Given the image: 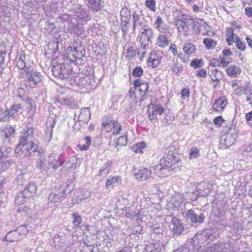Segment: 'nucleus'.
<instances>
[{"mask_svg":"<svg viewBox=\"0 0 252 252\" xmlns=\"http://www.w3.org/2000/svg\"><path fill=\"white\" fill-rule=\"evenodd\" d=\"M223 140H221V143L222 142ZM224 144L225 145V148H228L231 145L234 144V139L232 138L231 135H227L226 138L223 140Z\"/></svg>","mask_w":252,"mask_h":252,"instance_id":"obj_47","label":"nucleus"},{"mask_svg":"<svg viewBox=\"0 0 252 252\" xmlns=\"http://www.w3.org/2000/svg\"><path fill=\"white\" fill-rule=\"evenodd\" d=\"M189 89H183L181 92V97L183 99H185L189 96Z\"/></svg>","mask_w":252,"mask_h":252,"instance_id":"obj_63","label":"nucleus"},{"mask_svg":"<svg viewBox=\"0 0 252 252\" xmlns=\"http://www.w3.org/2000/svg\"><path fill=\"white\" fill-rule=\"evenodd\" d=\"M5 239L6 241L13 242L21 240L15 230L10 231L6 235Z\"/></svg>","mask_w":252,"mask_h":252,"instance_id":"obj_34","label":"nucleus"},{"mask_svg":"<svg viewBox=\"0 0 252 252\" xmlns=\"http://www.w3.org/2000/svg\"><path fill=\"white\" fill-rule=\"evenodd\" d=\"M209 76L212 81L219 83L222 77V73L216 68L212 69Z\"/></svg>","mask_w":252,"mask_h":252,"instance_id":"obj_30","label":"nucleus"},{"mask_svg":"<svg viewBox=\"0 0 252 252\" xmlns=\"http://www.w3.org/2000/svg\"><path fill=\"white\" fill-rule=\"evenodd\" d=\"M222 245L219 244H213L211 246L207 249V252L210 251L211 252H215L216 251H219V249L222 248Z\"/></svg>","mask_w":252,"mask_h":252,"instance_id":"obj_54","label":"nucleus"},{"mask_svg":"<svg viewBox=\"0 0 252 252\" xmlns=\"http://www.w3.org/2000/svg\"><path fill=\"white\" fill-rule=\"evenodd\" d=\"M145 5L153 12L156 10V1L155 0H146Z\"/></svg>","mask_w":252,"mask_h":252,"instance_id":"obj_43","label":"nucleus"},{"mask_svg":"<svg viewBox=\"0 0 252 252\" xmlns=\"http://www.w3.org/2000/svg\"><path fill=\"white\" fill-rule=\"evenodd\" d=\"M58 101L61 104L67 106L71 108H74L78 106L77 102L71 98H66L63 97H59L58 99Z\"/></svg>","mask_w":252,"mask_h":252,"instance_id":"obj_21","label":"nucleus"},{"mask_svg":"<svg viewBox=\"0 0 252 252\" xmlns=\"http://www.w3.org/2000/svg\"><path fill=\"white\" fill-rule=\"evenodd\" d=\"M199 156V150L195 147H192L189 151V158H197Z\"/></svg>","mask_w":252,"mask_h":252,"instance_id":"obj_51","label":"nucleus"},{"mask_svg":"<svg viewBox=\"0 0 252 252\" xmlns=\"http://www.w3.org/2000/svg\"><path fill=\"white\" fill-rule=\"evenodd\" d=\"M121 15L122 20L121 25H127L129 22V18H130V14L128 9L127 8H123L121 11Z\"/></svg>","mask_w":252,"mask_h":252,"instance_id":"obj_29","label":"nucleus"},{"mask_svg":"<svg viewBox=\"0 0 252 252\" xmlns=\"http://www.w3.org/2000/svg\"><path fill=\"white\" fill-rule=\"evenodd\" d=\"M173 64L171 66V69L173 72L177 74L182 70V65L177 62H173Z\"/></svg>","mask_w":252,"mask_h":252,"instance_id":"obj_50","label":"nucleus"},{"mask_svg":"<svg viewBox=\"0 0 252 252\" xmlns=\"http://www.w3.org/2000/svg\"><path fill=\"white\" fill-rule=\"evenodd\" d=\"M38 153V155L36 156V167L38 169H42L45 167L46 165L45 155L43 151Z\"/></svg>","mask_w":252,"mask_h":252,"instance_id":"obj_26","label":"nucleus"},{"mask_svg":"<svg viewBox=\"0 0 252 252\" xmlns=\"http://www.w3.org/2000/svg\"><path fill=\"white\" fill-rule=\"evenodd\" d=\"M90 80L88 76H82L73 73L71 77L70 83L72 85L78 86L81 88H86L90 86V83L88 81Z\"/></svg>","mask_w":252,"mask_h":252,"instance_id":"obj_7","label":"nucleus"},{"mask_svg":"<svg viewBox=\"0 0 252 252\" xmlns=\"http://www.w3.org/2000/svg\"><path fill=\"white\" fill-rule=\"evenodd\" d=\"M132 231L134 234H141L142 233V227L140 225H137L133 227Z\"/></svg>","mask_w":252,"mask_h":252,"instance_id":"obj_59","label":"nucleus"},{"mask_svg":"<svg viewBox=\"0 0 252 252\" xmlns=\"http://www.w3.org/2000/svg\"><path fill=\"white\" fill-rule=\"evenodd\" d=\"M36 190L37 185L34 182H30L23 191L26 198H29L36 193Z\"/></svg>","mask_w":252,"mask_h":252,"instance_id":"obj_18","label":"nucleus"},{"mask_svg":"<svg viewBox=\"0 0 252 252\" xmlns=\"http://www.w3.org/2000/svg\"><path fill=\"white\" fill-rule=\"evenodd\" d=\"M141 11H139L138 12L134 11L132 14L133 18V22L135 24H139L141 25L142 22L140 20V14Z\"/></svg>","mask_w":252,"mask_h":252,"instance_id":"obj_49","label":"nucleus"},{"mask_svg":"<svg viewBox=\"0 0 252 252\" xmlns=\"http://www.w3.org/2000/svg\"><path fill=\"white\" fill-rule=\"evenodd\" d=\"M76 15L78 18L82 19H87L88 17V12L82 8H79L76 10Z\"/></svg>","mask_w":252,"mask_h":252,"instance_id":"obj_41","label":"nucleus"},{"mask_svg":"<svg viewBox=\"0 0 252 252\" xmlns=\"http://www.w3.org/2000/svg\"><path fill=\"white\" fill-rule=\"evenodd\" d=\"M223 121L224 119L221 116H218L214 119L213 122L215 125L220 126Z\"/></svg>","mask_w":252,"mask_h":252,"instance_id":"obj_64","label":"nucleus"},{"mask_svg":"<svg viewBox=\"0 0 252 252\" xmlns=\"http://www.w3.org/2000/svg\"><path fill=\"white\" fill-rule=\"evenodd\" d=\"M26 199V196L24 194V191H22L17 195L15 200L17 203H24Z\"/></svg>","mask_w":252,"mask_h":252,"instance_id":"obj_53","label":"nucleus"},{"mask_svg":"<svg viewBox=\"0 0 252 252\" xmlns=\"http://www.w3.org/2000/svg\"><path fill=\"white\" fill-rule=\"evenodd\" d=\"M173 15L174 17L173 22L176 26L185 22H187L189 23L192 21L191 16L184 13L183 12L178 9H176L173 11Z\"/></svg>","mask_w":252,"mask_h":252,"instance_id":"obj_8","label":"nucleus"},{"mask_svg":"<svg viewBox=\"0 0 252 252\" xmlns=\"http://www.w3.org/2000/svg\"><path fill=\"white\" fill-rule=\"evenodd\" d=\"M23 58H25L24 56L20 55L19 60L17 63V66L19 69H23L26 66V63L24 62Z\"/></svg>","mask_w":252,"mask_h":252,"instance_id":"obj_57","label":"nucleus"},{"mask_svg":"<svg viewBox=\"0 0 252 252\" xmlns=\"http://www.w3.org/2000/svg\"><path fill=\"white\" fill-rule=\"evenodd\" d=\"M170 167L164 166L161 165V163L160 162L159 164L156 165L154 167V171L158 176L160 178L167 176L169 173V168Z\"/></svg>","mask_w":252,"mask_h":252,"instance_id":"obj_16","label":"nucleus"},{"mask_svg":"<svg viewBox=\"0 0 252 252\" xmlns=\"http://www.w3.org/2000/svg\"><path fill=\"white\" fill-rule=\"evenodd\" d=\"M150 227L154 233L160 234L163 233L162 228L160 224H153Z\"/></svg>","mask_w":252,"mask_h":252,"instance_id":"obj_48","label":"nucleus"},{"mask_svg":"<svg viewBox=\"0 0 252 252\" xmlns=\"http://www.w3.org/2000/svg\"><path fill=\"white\" fill-rule=\"evenodd\" d=\"M117 123L112 120L111 118H107L105 121L102 123L101 126L103 127V129L107 132L111 130L112 128L117 127Z\"/></svg>","mask_w":252,"mask_h":252,"instance_id":"obj_22","label":"nucleus"},{"mask_svg":"<svg viewBox=\"0 0 252 252\" xmlns=\"http://www.w3.org/2000/svg\"><path fill=\"white\" fill-rule=\"evenodd\" d=\"M120 177H112L108 179L106 182V187L108 188L111 187L116 186L121 184Z\"/></svg>","mask_w":252,"mask_h":252,"instance_id":"obj_31","label":"nucleus"},{"mask_svg":"<svg viewBox=\"0 0 252 252\" xmlns=\"http://www.w3.org/2000/svg\"><path fill=\"white\" fill-rule=\"evenodd\" d=\"M174 151V149L173 147H169L166 150L164 158L160 160L161 165L170 167L178 161V157L176 156V153Z\"/></svg>","mask_w":252,"mask_h":252,"instance_id":"obj_6","label":"nucleus"},{"mask_svg":"<svg viewBox=\"0 0 252 252\" xmlns=\"http://www.w3.org/2000/svg\"><path fill=\"white\" fill-rule=\"evenodd\" d=\"M132 74L134 77H141L143 74V70L140 66H136L133 70Z\"/></svg>","mask_w":252,"mask_h":252,"instance_id":"obj_52","label":"nucleus"},{"mask_svg":"<svg viewBox=\"0 0 252 252\" xmlns=\"http://www.w3.org/2000/svg\"><path fill=\"white\" fill-rule=\"evenodd\" d=\"M1 152H2L3 155H5L4 156V158H7L9 156V154H10L12 152V148L6 146H2L0 148Z\"/></svg>","mask_w":252,"mask_h":252,"instance_id":"obj_56","label":"nucleus"},{"mask_svg":"<svg viewBox=\"0 0 252 252\" xmlns=\"http://www.w3.org/2000/svg\"><path fill=\"white\" fill-rule=\"evenodd\" d=\"M127 142V135H123L120 136L116 141V145L115 146L117 148L118 146H122L126 145Z\"/></svg>","mask_w":252,"mask_h":252,"instance_id":"obj_46","label":"nucleus"},{"mask_svg":"<svg viewBox=\"0 0 252 252\" xmlns=\"http://www.w3.org/2000/svg\"><path fill=\"white\" fill-rule=\"evenodd\" d=\"M19 237H20V239H22L28 233V230L25 225H22L19 226L16 230Z\"/></svg>","mask_w":252,"mask_h":252,"instance_id":"obj_37","label":"nucleus"},{"mask_svg":"<svg viewBox=\"0 0 252 252\" xmlns=\"http://www.w3.org/2000/svg\"><path fill=\"white\" fill-rule=\"evenodd\" d=\"M183 50L187 54H190L195 51V46L193 44L186 43L185 44Z\"/></svg>","mask_w":252,"mask_h":252,"instance_id":"obj_42","label":"nucleus"},{"mask_svg":"<svg viewBox=\"0 0 252 252\" xmlns=\"http://www.w3.org/2000/svg\"><path fill=\"white\" fill-rule=\"evenodd\" d=\"M73 223L76 227H79L82 222V218L78 213L72 214Z\"/></svg>","mask_w":252,"mask_h":252,"instance_id":"obj_44","label":"nucleus"},{"mask_svg":"<svg viewBox=\"0 0 252 252\" xmlns=\"http://www.w3.org/2000/svg\"><path fill=\"white\" fill-rule=\"evenodd\" d=\"M65 188L63 186H56L50 194L48 201L50 203H58L65 197Z\"/></svg>","mask_w":252,"mask_h":252,"instance_id":"obj_5","label":"nucleus"},{"mask_svg":"<svg viewBox=\"0 0 252 252\" xmlns=\"http://www.w3.org/2000/svg\"><path fill=\"white\" fill-rule=\"evenodd\" d=\"M83 141L85 142V144L80 143L78 144V147L81 151H86L89 148L92 143L91 137L88 136H86Z\"/></svg>","mask_w":252,"mask_h":252,"instance_id":"obj_35","label":"nucleus"},{"mask_svg":"<svg viewBox=\"0 0 252 252\" xmlns=\"http://www.w3.org/2000/svg\"><path fill=\"white\" fill-rule=\"evenodd\" d=\"M160 63L159 60L158 59H152L150 58V61L149 62V65L152 66L153 68L157 67Z\"/></svg>","mask_w":252,"mask_h":252,"instance_id":"obj_62","label":"nucleus"},{"mask_svg":"<svg viewBox=\"0 0 252 252\" xmlns=\"http://www.w3.org/2000/svg\"><path fill=\"white\" fill-rule=\"evenodd\" d=\"M164 24V22L161 18V17L159 16H158L157 18V20L155 23V27L160 32H164V30H165L162 27V25Z\"/></svg>","mask_w":252,"mask_h":252,"instance_id":"obj_45","label":"nucleus"},{"mask_svg":"<svg viewBox=\"0 0 252 252\" xmlns=\"http://www.w3.org/2000/svg\"><path fill=\"white\" fill-rule=\"evenodd\" d=\"M146 144L144 142L136 143L132 147V149L135 153H143L142 150L145 148Z\"/></svg>","mask_w":252,"mask_h":252,"instance_id":"obj_39","label":"nucleus"},{"mask_svg":"<svg viewBox=\"0 0 252 252\" xmlns=\"http://www.w3.org/2000/svg\"><path fill=\"white\" fill-rule=\"evenodd\" d=\"M169 43L167 34H159L158 38L157 44L161 48H164Z\"/></svg>","mask_w":252,"mask_h":252,"instance_id":"obj_28","label":"nucleus"},{"mask_svg":"<svg viewBox=\"0 0 252 252\" xmlns=\"http://www.w3.org/2000/svg\"><path fill=\"white\" fill-rule=\"evenodd\" d=\"M133 86L135 89H137L138 91L140 92V95L142 96H144L146 94L149 88L148 84L140 79H136L134 81Z\"/></svg>","mask_w":252,"mask_h":252,"instance_id":"obj_12","label":"nucleus"},{"mask_svg":"<svg viewBox=\"0 0 252 252\" xmlns=\"http://www.w3.org/2000/svg\"><path fill=\"white\" fill-rule=\"evenodd\" d=\"M105 167L99 170V175L100 176H106L109 173L110 167L108 166V163H106Z\"/></svg>","mask_w":252,"mask_h":252,"instance_id":"obj_61","label":"nucleus"},{"mask_svg":"<svg viewBox=\"0 0 252 252\" xmlns=\"http://www.w3.org/2000/svg\"><path fill=\"white\" fill-rule=\"evenodd\" d=\"M89 2L88 7L93 12L95 13L99 11L103 7L101 4V0H88Z\"/></svg>","mask_w":252,"mask_h":252,"instance_id":"obj_23","label":"nucleus"},{"mask_svg":"<svg viewBox=\"0 0 252 252\" xmlns=\"http://www.w3.org/2000/svg\"><path fill=\"white\" fill-rule=\"evenodd\" d=\"M41 75L38 72L32 71V72H27L26 74V84L31 87H34L36 84L41 81Z\"/></svg>","mask_w":252,"mask_h":252,"instance_id":"obj_9","label":"nucleus"},{"mask_svg":"<svg viewBox=\"0 0 252 252\" xmlns=\"http://www.w3.org/2000/svg\"><path fill=\"white\" fill-rule=\"evenodd\" d=\"M33 133L34 130L32 127L28 128L26 132H23L20 136L19 144L16 147L15 152L18 151V153L20 149L27 147L29 145L33 144L35 140Z\"/></svg>","mask_w":252,"mask_h":252,"instance_id":"obj_1","label":"nucleus"},{"mask_svg":"<svg viewBox=\"0 0 252 252\" xmlns=\"http://www.w3.org/2000/svg\"><path fill=\"white\" fill-rule=\"evenodd\" d=\"M62 64H57L52 67V71L53 74L61 78V74H62Z\"/></svg>","mask_w":252,"mask_h":252,"instance_id":"obj_40","label":"nucleus"},{"mask_svg":"<svg viewBox=\"0 0 252 252\" xmlns=\"http://www.w3.org/2000/svg\"><path fill=\"white\" fill-rule=\"evenodd\" d=\"M190 65L191 66L196 68L202 66L203 62L201 60L194 59L191 62Z\"/></svg>","mask_w":252,"mask_h":252,"instance_id":"obj_55","label":"nucleus"},{"mask_svg":"<svg viewBox=\"0 0 252 252\" xmlns=\"http://www.w3.org/2000/svg\"><path fill=\"white\" fill-rule=\"evenodd\" d=\"M167 220L171 221L170 228L173 236H179L183 234L185 231L184 224L178 218L173 215H168L166 217Z\"/></svg>","mask_w":252,"mask_h":252,"instance_id":"obj_2","label":"nucleus"},{"mask_svg":"<svg viewBox=\"0 0 252 252\" xmlns=\"http://www.w3.org/2000/svg\"><path fill=\"white\" fill-rule=\"evenodd\" d=\"M226 71L228 75L229 76L237 77L240 75L241 70L239 66L236 65H230L226 69Z\"/></svg>","mask_w":252,"mask_h":252,"instance_id":"obj_25","label":"nucleus"},{"mask_svg":"<svg viewBox=\"0 0 252 252\" xmlns=\"http://www.w3.org/2000/svg\"><path fill=\"white\" fill-rule=\"evenodd\" d=\"M249 88L246 86L238 87L234 91V94L237 95H242L248 94Z\"/></svg>","mask_w":252,"mask_h":252,"instance_id":"obj_38","label":"nucleus"},{"mask_svg":"<svg viewBox=\"0 0 252 252\" xmlns=\"http://www.w3.org/2000/svg\"><path fill=\"white\" fill-rule=\"evenodd\" d=\"M42 151V149H39L37 144L33 143V144L20 149L18 153V151L15 152V156L16 157H35L38 155V153H41Z\"/></svg>","mask_w":252,"mask_h":252,"instance_id":"obj_3","label":"nucleus"},{"mask_svg":"<svg viewBox=\"0 0 252 252\" xmlns=\"http://www.w3.org/2000/svg\"><path fill=\"white\" fill-rule=\"evenodd\" d=\"M68 30L69 32L76 34L77 36L80 35L82 31L78 25L74 23H70L68 27Z\"/></svg>","mask_w":252,"mask_h":252,"instance_id":"obj_33","label":"nucleus"},{"mask_svg":"<svg viewBox=\"0 0 252 252\" xmlns=\"http://www.w3.org/2000/svg\"><path fill=\"white\" fill-rule=\"evenodd\" d=\"M227 104V100L225 99L220 98L216 99L213 103V109L217 112L221 111L224 109Z\"/></svg>","mask_w":252,"mask_h":252,"instance_id":"obj_24","label":"nucleus"},{"mask_svg":"<svg viewBox=\"0 0 252 252\" xmlns=\"http://www.w3.org/2000/svg\"><path fill=\"white\" fill-rule=\"evenodd\" d=\"M126 57L132 58L135 55V52L133 46H130L127 50Z\"/></svg>","mask_w":252,"mask_h":252,"instance_id":"obj_60","label":"nucleus"},{"mask_svg":"<svg viewBox=\"0 0 252 252\" xmlns=\"http://www.w3.org/2000/svg\"><path fill=\"white\" fill-rule=\"evenodd\" d=\"M91 118L90 108L84 107L80 110V113L78 117V121L83 123H87Z\"/></svg>","mask_w":252,"mask_h":252,"instance_id":"obj_20","label":"nucleus"},{"mask_svg":"<svg viewBox=\"0 0 252 252\" xmlns=\"http://www.w3.org/2000/svg\"><path fill=\"white\" fill-rule=\"evenodd\" d=\"M62 165V164L60 162L55 160L54 162H52L51 163H49L47 168L49 169L51 168H53L55 170L57 169L59 166Z\"/></svg>","mask_w":252,"mask_h":252,"instance_id":"obj_58","label":"nucleus"},{"mask_svg":"<svg viewBox=\"0 0 252 252\" xmlns=\"http://www.w3.org/2000/svg\"><path fill=\"white\" fill-rule=\"evenodd\" d=\"M205 218V214L198 210L189 209L186 213L187 220H189L192 225L202 224L204 222Z\"/></svg>","mask_w":252,"mask_h":252,"instance_id":"obj_4","label":"nucleus"},{"mask_svg":"<svg viewBox=\"0 0 252 252\" xmlns=\"http://www.w3.org/2000/svg\"><path fill=\"white\" fill-rule=\"evenodd\" d=\"M203 42L208 50L214 49L217 44L216 41L211 38H205Z\"/></svg>","mask_w":252,"mask_h":252,"instance_id":"obj_36","label":"nucleus"},{"mask_svg":"<svg viewBox=\"0 0 252 252\" xmlns=\"http://www.w3.org/2000/svg\"><path fill=\"white\" fill-rule=\"evenodd\" d=\"M191 22L188 23L187 22H185L179 25L178 24L176 26L178 32L186 37L190 35L192 32L189 28V26L191 25Z\"/></svg>","mask_w":252,"mask_h":252,"instance_id":"obj_17","label":"nucleus"},{"mask_svg":"<svg viewBox=\"0 0 252 252\" xmlns=\"http://www.w3.org/2000/svg\"><path fill=\"white\" fill-rule=\"evenodd\" d=\"M135 178L138 180H146L152 177V171L147 168L139 169L138 172L134 174Z\"/></svg>","mask_w":252,"mask_h":252,"instance_id":"obj_14","label":"nucleus"},{"mask_svg":"<svg viewBox=\"0 0 252 252\" xmlns=\"http://www.w3.org/2000/svg\"><path fill=\"white\" fill-rule=\"evenodd\" d=\"M191 25H192V32L194 34H198L200 32V28L201 26L205 27L207 25V23L206 21L201 19H196L194 20L192 18V21L191 22Z\"/></svg>","mask_w":252,"mask_h":252,"instance_id":"obj_15","label":"nucleus"},{"mask_svg":"<svg viewBox=\"0 0 252 252\" xmlns=\"http://www.w3.org/2000/svg\"><path fill=\"white\" fill-rule=\"evenodd\" d=\"M164 112V108L160 105L153 104L149 105L148 113L149 119L151 121L156 119L158 116L161 115Z\"/></svg>","mask_w":252,"mask_h":252,"instance_id":"obj_10","label":"nucleus"},{"mask_svg":"<svg viewBox=\"0 0 252 252\" xmlns=\"http://www.w3.org/2000/svg\"><path fill=\"white\" fill-rule=\"evenodd\" d=\"M22 108V106L21 104H13L9 110H6L4 111V114L10 117L16 114Z\"/></svg>","mask_w":252,"mask_h":252,"instance_id":"obj_32","label":"nucleus"},{"mask_svg":"<svg viewBox=\"0 0 252 252\" xmlns=\"http://www.w3.org/2000/svg\"><path fill=\"white\" fill-rule=\"evenodd\" d=\"M103 236L104 241H106L107 247L111 246L112 243L118 240V236L114 232L107 230L105 232Z\"/></svg>","mask_w":252,"mask_h":252,"instance_id":"obj_19","label":"nucleus"},{"mask_svg":"<svg viewBox=\"0 0 252 252\" xmlns=\"http://www.w3.org/2000/svg\"><path fill=\"white\" fill-rule=\"evenodd\" d=\"M153 37V32L150 29H145L144 31L141 32L140 37V43L144 45H147L149 42H152V38Z\"/></svg>","mask_w":252,"mask_h":252,"instance_id":"obj_11","label":"nucleus"},{"mask_svg":"<svg viewBox=\"0 0 252 252\" xmlns=\"http://www.w3.org/2000/svg\"><path fill=\"white\" fill-rule=\"evenodd\" d=\"M55 117V115L52 114L50 115L48 120L47 123H51V124L49 126L47 127L44 137L45 139L48 142L51 140L52 137L53 129L56 124Z\"/></svg>","mask_w":252,"mask_h":252,"instance_id":"obj_13","label":"nucleus"},{"mask_svg":"<svg viewBox=\"0 0 252 252\" xmlns=\"http://www.w3.org/2000/svg\"><path fill=\"white\" fill-rule=\"evenodd\" d=\"M62 74L61 78L68 79L72 74V69L68 64H62Z\"/></svg>","mask_w":252,"mask_h":252,"instance_id":"obj_27","label":"nucleus"}]
</instances>
